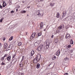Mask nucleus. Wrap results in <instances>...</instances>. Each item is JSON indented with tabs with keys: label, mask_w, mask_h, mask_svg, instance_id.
<instances>
[{
	"label": "nucleus",
	"mask_w": 75,
	"mask_h": 75,
	"mask_svg": "<svg viewBox=\"0 0 75 75\" xmlns=\"http://www.w3.org/2000/svg\"><path fill=\"white\" fill-rule=\"evenodd\" d=\"M38 58V57H37L36 58H35L33 60V62L34 63H37V59Z\"/></svg>",
	"instance_id": "nucleus-9"
},
{
	"label": "nucleus",
	"mask_w": 75,
	"mask_h": 75,
	"mask_svg": "<svg viewBox=\"0 0 75 75\" xmlns=\"http://www.w3.org/2000/svg\"><path fill=\"white\" fill-rule=\"evenodd\" d=\"M8 45H7V43H5L4 45V49H6V48L7 47Z\"/></svg>",
	"instance_id": "nucleus-11"
},
{
	"label": "nucleus",
	"mask_w": 75,
	"mask_h": 75,
	"mask_svg": "<svg viewBox=\"0 0 75 75\" xmlns=\"http://www.w3.org/2000/svg\"><path fill=\"white\" fill-rule=\"evenodd\" d=\"M49 48V46H47V45H46V46H45L44 47L45 49H46V50H47Z\"/></svg>",
	"instance_id": "nucleus-19"
},
{
	"label": "nucleus",
	"mask_w": 75,
	"mask_h": 75,
	"mask_svg": "<svg viewBox=\"0 0 75 75\" xmlns=\"http://www.w3.org/2000/svg\"><path fill=\"white\" fill-rule=\"evenodd\" d=\"M57 58V57L56 56H54L52 57V59L53 60H55Z\"/></svg>",
	"instance_id": "nucleus-23"
},
{
	"label": "nucleus",
	"mask_w": 75,
	"mask_h": 75,
	"mask_svg": "<svg viewBox=\"0 0 75 75\" xmlns=\"http://www.w3.org/2000/svg\"><path fill=\"white\" fill-rule=\"evenodd\" d=\"M35 34H36V33H33V34L32 35L30 36L31 40H33V38H34L35 35Z\"/></svg>",
	"instance_id": "nucleus-4"
},
{
	"label": "nucleus",
	"mask_w": 75,
	"mask_h": 75,
	"mask_svg": "<svg viewBox=\"0 0 75 75\" xmlns=\"http://www.w3.org/2000/svg\"><path fill=\"white\" fill-rule=\"evenodd\" d=\"M3 19H4V18L3 17L1 18V20H0V22H1H1L3 21Z\"/></svg>",
	"instance_id": "nucleus-33"
},
{
	"label": "nucleus",
	"mask_w": 75,
	"mask_h": 75,
	"mask_svg": "<svg viewBox=\"0 0 75 75\" xmlns=\"http://www.w3.org/2000/svg\"><path fill=\"white\" fill-rule=\"evenodd\" d=\"M18 75H24V74L23 73H19L18 74Z\"/></svg>",
	"instance_id": "nucleus-35"
},
{
	"label": "nucleus",
	"mask_w": 75,
	"mask_h": 75,
	"mask_svg": "<svg viewBox=\"0 0 75 75\" xmlns=\"http://www.w3.org/2000/svg\"><path fill=\"white\" fill-rule=\"evenodd\" d=\"M17 7H18V8H20V6H19V5H17Z\"/></svg>",
	"instance_id": "nucleus-45"
},
{
	"label": "nucleus",
	"mask_w": 75,
	"mask_h": 75,
	"mask_svg": "<svg viewBox=\"0 0 75 75\" xmlns=\"http://www.w3.org/2000/svg\"><path fill=\"white\" fill-rule=\"evenodd\" d=\"M69 50H68L67 51H64L63 52V53L64 54V55H67L68 53L69 52Z\"/></svg>",
	"instance_id": "nucleus-6"
},
{
	"label": "nucleus",
	"mask_w": 75,
	"mask_h": 75,
	"mask_svg": "<svg viewBox=\"0 0 75 75\" xmlns=\"http://www.w3.org/2000/svg\"><path fill=\"white\" fill-rule=\"evenodd\" d=\"M49 65H51V64H50Z\"/></svg>",
	"instance_id": "nucleus-57"
},
{
	"label": "nucleus",
	"mask_w": 75,
	"mask_h": 75,
	"mask_svg": "<svg viewBox=\"0 0 75 75\" xmlns=\"http://www.w3.org/2000/svg\"><path fill=\"white\" fill-rule=\"evenodd\" d=\"M9 3H12V0H9Z\"/></svg>",
	"instance_id": "nucleus-39"
},
{
	"label": "nucleus",
	"mask_w": 75,
	"mask_h": 75,
	"mask_svg": "<svg viewBox=\"0 0 75 75\" xmlns=\"http://www.w3.org/2000/svg\"><path fill=\"white\" fill-rule=\"evenodd\" d=\"M62 14L63 15L62 18H65V15H66V12H63Z\"/></svg>",
	"instance_id": "nucleus-7"
},
{
	"label": "nucleus",
	"mask_w": 75,
	"mask_h": 75,
	"mask_svg": "<svg viewBox=\"0 0 75 75\" xmlns=\"http://www.w3.org/2000/svg\"><path fill=\"white\" fill-rule=\"evenodd\" d=\"M34 51L33 50H32L31 52V56H33L34 55Z\"/></svg>",
	"instance_id": "nucleus-14"
},
{
	"label": "nucleus",
	"mask_w": 75,
	"mask_h": 75,
	"mask_svg": "<svg viewBox=\"0 0 75 75\" xmlns=\"http://www.w3.org/2000/svg\"><path fill=\"white\" fill-rule=\"evenodd\" d=\"M0 75H1V74H0Z\"/></svg>",
	"instance_id": "nucleus-61"
},
{
	"label": "nucleus",
	"mask_w": 75,
	"mask_h": 75,
	"mask_svg": "<svg viewBox=\"0 0 75 75\" xmlns=\"http://www.w3.org/2000/svg\"><path fill=\"white\" fill-rule=\"evenodd\" d=\"M16 61H17V59L16 58H14L12 60V62H11V64H12V65L13 64H14Z\"/></svg>",
	"instance_id": "nucleus-3"
},
{
	"label": "nucleus",
	"mask_w": 75,
	"mask_h": 75,
	"mask_svg": "<svg viewBox=\"0 0 75 75\" xmlns=\"http://www.w3.org/2000/svg\"><path fill=\"white\" fill-rule=\"evenodd\" d=\"M44 30V31H46V30L45 29V30Z\"/></svg>",
	"instance_id": "nucleus-55"
},
{
	"label": "nucleus",
	"mask_w": 75,
	"mask_h": 75,
	"mask_svg": "<svg viewBox=\"0 0 75 75\" xmlns=\"http://www.w3.org/2000/svg\"><path fill=\"white\" fill-rule=\"evenodd\" d=\"M68 75V73H65L64 74V75Z\"/></svg>",
	"instance_id": "nucleus-43"
},
{
	"label": "nucleus",
	"mask_w": 75,
	"mask_h": 75,
	"mask_svg": "<svg viewBox=\"0 0 75 75\" xmlns=\"http://www.w3.org/2000/svg\"><path fill=\"white\" fill-rule=\"evenodd\" d=\"M4 57H3L2 58H1V61H3V60H4Z\"/></svg>",
	"instance_id": "nucleus-34"
},
{
	"label": "nucleus",
	"mask_w": 75,
	"mask_h": 75,
	"mask_svg": "<svg viewBox=\"0 0 75 75\" xmlns=\"http://www.w3.org/2000/svg\"><path fill=\"white\" fill-rule=\"evenodd\" d=\"M46 45L49 47V45H50V42L49 41H47Z\"/></svg>",
	"instance_id": "nucleus-17"
},
{
	"label": "nucleus",
	"mask_w": 75,
	"mask_h": 75,
	"mask_svg": "<svg viewBox=\"0 0 75 75\" xmlns=\"http://www.w3.org/2000/svg\"><path fill=\"white\" fill-rule=\"evenodd\" d=\"M16 11H18V9H16Z\"/></svg>",
	"instance_id": "nucleus-52"
},
{
	"label": "nucleus",
	"mask_w": 75,
	"mask_h": 75,
	"mask_svg": "<svg viewBox=\"0 0 75 75\" xmlns=\"http://www.w3.org/2000/svg\"><path fill=\"white\" fill-rule=\"evenodd\" d=\"M60 53V50H59V49L57 52V54H56L57 55V56H58L59 55Z\"/></svg>",
	"instance_id": "nucleus-12"
},
{
	"label": "nucleus",
	"mask_w": 75,
	"mask_h": 75,
	"mask_svg": "<svg viewBox=\"0 0 75 75\" xmlns=\"http://www.w3.org/2000/svg\"><path fill=\"white\" fill-rule=\"evenodd\" d=\"M55 4V3H50V5L52 7H53L54 5Z\"/></svg>",
	"instance_id": "nucleus-18"
},
{
	"label": "nucleus",
	"mask_w": 75,
	"mask_h": 75,
	"mask_svg": "<svg viewBox=\"0 0 75 75\" xmlns=\"http://www.w3.org/2000/svg\"><path fill=\"white\" fill-rule=\"evenodd\" d=\"M57 42H58V41H57V42H55V43H56V44H57Z\"/></svg>",
	"instance_id": "nucleus-53"
},
{
	"label": "nucleus",
	"mask_w": 75,
	"mask_h": 75,
	"mask_svg": "<svg viewBox=\"0 0 75 75\" xmlns=\"http://www.w3.org/2000/svg\"><path fill=\"white\" fill-rule=\"evenodd\" d=\"M1 44L0 43V46H1Z\"/></svg>",
	"instance_id": "nucleus-54"
},
{
	"label": "nucleus",
	"mask_w": 75,
	"mask_h": 75,
	"mask_svg": "<svg viewBox=\"0 0 75 75\" xmlns=\"http://www.w3.org/2000/svg\"><path fill=\"white\" fill-rule=\"evenodd\" d=\"M7 60L8 61H10L11 60V56H8V57L6 58Z\"/></svg>",
	"instance_id": "nucleus-8"
},
{
	"label": "nucleus",
	"mask_w": 75,
	"mask_h": 75,
	"mask_svg": "<svg viewBox=\"0 0 75 75\" xmlns=\"http://www.w3.org/2000/svg\"><path fill=\"white\" fill-rule=\"evenodd\" d=\"M59 16V13H57V16H56V17H57V18H58Z\"/></svg>",
	"instance_id": "nucleus-26"
},
{
	"label": "nucleus",
	"mask_w": 75,
	"mask_h": 75,
	"mask_svg": "<svg viewBox=\"0 0 75 75\" xmlns=\"http://www.w3.org/2000/svg\"><path fill=\"white\" fill-rule=\"evenodd\" d=\"M53 36H54V35H52L51 36V38H53Z\"/></svg>",
	"instance_id": "nucleus-50"
},
{
	"label": "nucleus",
	"mask_w": 75,
	"mask_h": 75,
	"mask_svg": "<svg viewBox=\"0 0 75 75\" xmlns=\"http://www.w3.org/2000/svg\"><path fill=\"white\" fill-rule=\"evenodd\" d=\"M59 30L57 29L56 30V33H59Z\"/></svg>",
	"instance_id": "nucleus-36"
},
{
	"label": "nucleus",
	"mask_w": 75,
	"mask_h": 75,
	"mask_svg": "<svg viewBox=\"0 0 75 75\" xmlns=\"http://www.w3.org/2000/svg\"><path fill=\"white\" fill-rule=\"evenodd\" d=\"M24 56H23L22 57V59L21 60V61H23V59H24Z\"/></svg>",
	"instance_id": "nucleus-41"
},
{
	"label": "nucleus",
	"mask_w": 75,
	"mask_h": 75,
	"mask_svg": "<svg viewBox=\"0 0 75 75\" xmlns=\"http://www.w3.org/2000/svg\"><path fill=\"white\" fill-rule=\"evenodd\" d=\"M21 13H26V11H21Z\"/></svg>",
	"instance_id": "nucleus-28"
},
{
	"label": "nucleus",
	"mask_w": 75,
	"mask_h": 75,
	"mask_svg": "<svg viewBox=\"0 0 75 75\" xmlns=\"http://www.w3.org/2000/svg\"><path fill=\"white\" fill-rule=\"evenodd\" d=\"M65 37H66V39L70 38H71V36H70V35L68 33L66 34V35Z\"/></svg>",
	"instance_id": "nucleus-5"
},
{
	"label": "nucleus",
	"mask_w": 75,
	"mask_h": 75,
	"mask_svg": "<svg viewBox=\"0 0 75 75\" xmlns=\"http://www.w3.org/2000/svg\"><path fill=\"white\" fill-rule=\"evenodd\" d=\"M38 35L37 36L38 37H39V36H41V34H42V33H37Z\"/></svg>",
	"instance_id": "nucleus-21"
},
{
	"label": "nucleus",
	"mask_w": 75,
	"mask_h": 75,
	"mask_svg": "<svg viewBox=\"0 0 75 75\" xmlns=\"http://www.w3.org/2000/svg\"><path fill=\"white\" fill-rule=\"evenodd\" d=\"M7 54H6L5 55L4 57V58H5V57H7Z\"/></svg>",
	"instance_id": "nucleus-46"
},
{
	"label": "nucleus",
	"mask_w": 75,
	"mask_h": 75,
	"mask_svg": "<svg viewBox=\"0 0 75 75\" xmlns=\"http://www.w3.org/2000/svg\"><path fill=\"white\" fill-rule=\"evenodd\" d=\"M74 43V41L72 39L70 41V44H73Z\"/></svg>",
	"instance_id": "nucleus-20"
},
{
	"label": "nucleus",
	"mask_w": 75,
	"mask_h": 75,
	"mask_svg": "<svg viewBox=\"0 0 75 75\" xmlns=\"http://www.w3.org/2000/svg\"><path fill=\"white\" fill-rule=\"evenodd\" d=\"M13 36L11 37L9 39V41H11V40H13Z\"/></svg>",
	"instance_id": "nucleus-29"
},
{
	"label": "nucleus",
	"mask_w": 75,
	"mask_h": 75,
	"mask_svg": "<svg viewBox=\"0 0 75 75\" xmlns=\"http://www.w3.org/2000/svg\"><path fill=\"white\" fill-rule=\"evenodd\" d=\"M67 18L68 19V20H71L72 18H73V17L72 16H69L67 17Z\"/></svg>",
	"instance_id": "nucleus-13"
},
{
	"label": "nucleus",
	"mask_w": 75,
	"mask_h": 75,
	"mask_svg": "<svg viewBox=\"0 0 75 75\" xmlns=\"http://www.w3.org/2000/svg\"><path fill=\"white\" fill-rule=\"evenodd\" d=\"M58 29L59 30H61V29H62V28H61V27L60 26L58 28Z\"/></svg>",
	"instance_id": "nucleus-37"
},
{
	"label": "nucleus",
	"mask_w": 75,
	"mask_h": 75,
	"mask_svg": "<svg viewBox=\"0 0 75 75\" xmlns=\"http://www.w3.org/2000/svg\"><path fill=\"white\" fill-rule=\"evenodd\" d=\"M42 25H43V23L41 22L40 27V28H42Z\"/></svg>",
	"instance_id": "nucleus-25"
},
{
	"label": "nucleus",
	"mask_w": 75,
	"mask_h": 75,
	"mask_svg": "<svg viewBox=\"0 0 75 75\" xmlns=\"http://www.w3.org/2000/svg\"><path fill=\"white\" fill-rule=\"evenodd\" d=\"M41 58V56L40 57V58L39 59V60L40 59V58Z\"/></svg>",
	"instance_id": "nucleus-56"
},
{
	"label": "nucleus",
	"mask_w": 75,
	"mask_h": 75,
	"mask_svg": "<svg viewBox=\"0 0 75 75\" xmlns=\"http://www.w3.org/2000/svg\"><path fill=\"white\" fill-rule=\"evenodd\" d=\"M21 45H22V43L21 42H19L18 43V45L19 46H21Z\"/></svg>",
	"instance_id": "nucleus-24"
},
{
	"label": "nucleus",
	"mask_w": 75,
	"mask_h": 75,
	"mask_svg": "<svg viewBox=\"0 0 75 75\" xmlns=\"http://www.w3.org/2000/svg\"><path fill=\"white\" fill-rule=\"evenodd\" d=\"M14 12L13 11H11V13H13Z\"/></svg>",
	"instance_id": "nucleus-42"
},
{
	"label": "nucleus",
	"mask_w": 75,
	"mask_h": 75,
	"mask_svg": "<svg viewBox=\"0 0 75 75\" xmlns=\"http://www.w3.org/2000/svg\"><path fill=\"white\" fill-rule=\"evenodd\" d=\"M60 27L62 29V28H64V25H62L60 26Z\"/></svg>",
	"instance_id": "nucleus-27"
},
{
	"label": "nucleus",
	"mask_w": 75,
	"mask_h": 75,
	"mask_svg": "<svg viewBox=\"0 0 75 75\" xmlns=\"http://www.w3.org/2000/svg\"><path fill=\"white\" fill-rule=\"evenodd\" d=\"M71 45H69L68 46V47L69 48H71Z\"/></svg>",
	"instance_id": "nucleus-38"
},
{
	"label": "nucleus",
	"mask_w": 75,
	"mask_h": 75,
	"mask_svg": "<svg viewBox=\"0 0 75 75\" xmlns=\"http://www.w3.org/2000/svg\"><path fill=\"white\" fill-rule=\"evenodd\" d=\"M40 64H38L36 66V68L37 69H38V68H40Z\"/></svg>",
	"instance_id": "nucleus-15"
},
{
	"label": "nucleus",
	"mask_w": 75,
	"mask_h": 75,
	"mask_svg": "<svg viewBox=\"0 0 75 75\" xmlns=\"http://www.w3.org/2000/svg\"><path fill=\"white\" fill-rule=\"evenodd\" d=\"M40 1H43V0H40Z\"/></svg>",
	"instance_id": "nucleus-58"
},
{
	"label": "nucleus",
	"mask_w": 75,
	"mask_h": 75,
	"mask_svg": "<svg viewBox=\"0 0 75 75\" xmlns=\"http://www.w3.org/2000/svg\"><path fill=\"white\" fill-rule=\"evenodd\" d=\"M19 65H20V67H23V64L21 63Z\"/></svg>",
	"instance_id": "nucleus-32"
},
{
	"label": "nucleus",
	"mask_w": 75,
	"mask_h": 75,
	"mask_svg": "<svg viewBox=\"0 0 75 75\" xmlns=\"http://www.w3.org/2000/svg\"><path fill=\"white\" fill-rule=\"evenodd\" d=\"M36 14L38 16H43V11H38L36 12Z\"/></svg>",
	"instance_id": "nucleus-1"
},
{
	"label": "nucleus",
	"mask_w": 75,
	"mask_h": 75,
	"mask_svg": "<svg viewBox=\"0 0 75 75\" xmlns=\"http://www.w3.org/2000/svg\"><path fill=\"white\" fill-rule=\"evenodd\" d=\"M15 54H13V58H14V57H15Z\"/></svg>",
	"instance_id": "nucleus-44"
},
{
	"label": "nucleus",
	"mask_w": 75,
	"mask_h": 75,
	"mask_svg": "<svg viewBox=\"0 0 75 75\" xmlns=\"http://www.w3.org/2000/svg\"><path fill=\"white\" fill-rule=\"evenodd\" d=\"M6 40V38H4L3 39L4 41H5V40Z\"/></svg>",
	"instance_id": "nucleus-49"
},
{
	"label": "nucleus",
	"mask_w": 75,
	"mask_h": 75,
	"mask_svg": "<svg viewBox=\"0 0 75 75\" xmlns=\"http://www.w3.org/2000/svg\"><path fill=\"white\" fill-rule=\"evenodd\" d=\"M0 7L1 8H3V6L1 5H0Z\"/></svg>",
	"instance_id": "nucleus-47"
},
{
	"label": "nucleus",
	"mask_w": 75,
	"mask_h": 75,
	"mask_svg": "<svg viewBox=\"0 0 75 75\" xmlns=\"http://www.w3.org/2000/svg\"><path fill=\"white\" fill-rule=\"evenodd\" d=\"M3 6L4 7L6 6V3L5 2H4L3 4Z\"/></svg>",
	"instance_id": "nucleus-22"
},
{
	"label": "nucleus",
	"mask_w": 75,
	"mask_h": 75,
	"mask_svg": "<svg viewBox=\"0 0 75 75\" xmlns=\"http://www.w3.org/2000/svg\"><path fill=\"white\" fill-rule=\"evenodd\" d=\"M39 44H40V43H38V42H35L34 43V45H35V47H36V46H38V45H39Z\"/></svg>",
	"instance_id": "nucleus-16"
},
{
	"label": "nucleus",
	"mask_w": 75,
	"mask_h": 75,
	"mask_svg": "<svg viewBox=\"0 0 75 75\" xmlns=\"http://www.w3.org/2000/svg\"><path fill=\"white\" fill-rule=\"evenodd\" d=\"M4 62H3L1 64V65H5V63H3Z\"/></svg>",
	"instance_id": "nucleus-40"
},
{
	"label": "nucleus",
	"mask_w": 75,
	"mask_h": 75,
	"mask_svg": "<svg viewBox=\"0 0 75 75\" xmlns=\"http://www.w3.org/2000/svg\"><path fill=\"white\" fill-rule=\"evenodd\" d=\"M43 48V45H41L39 47L37 48V51H41Z\"/></svg>",
	"instance_id": "nucleus-2"
},
{
	"label": "nucleus",
	"mask_w": 75,
	"mask_h": 75,
	"mask_svg": "<svg viewBox=\"0 0 75 75\" xmlns=\"http://www.w3.org/2000/svg\"><path fill=\"white\" fill-rule=\"evenodd\" d=\"M75 51V49H72L70 51V53H72V52H73V51Z\"/></svg>",
	"instance_id": "nucleus-30"
},
{
	"label": "nucleus",
	"mask_w": 75,
	"mask_h": 75,
	"mask_svg": "<svg viewBox=\"0 0 75 75\" xmlns=\"http://www.w3.org/2000/svg\"><path fill=\"white\" fill-rule=\"evenodd\" d=\"M30 6H28L27 7V8H30Z\"/></svg>",
	"instance_id": "nucleus-51"
},
{
	"label": "nucleus",
	"mask_w": 75,
	"mask_h": 75,
	"mask_svg": "<svg viewBox=\"0 0 75 75\" xmlns=\"http://www.w3.org/2000/svg\"><path fill=\"white\" fill-rule=\"evenodd\" d=\"M12 47H13V45H10L8 47V50H10L12 48Z\"/></svg>",
	"instance_id": "nucleus-10"
},
{
	"label": "nucleus",
	"mask_w": 75,
	"mask_h": 75,
	"mask_svg": "<svg viewBox=\"0 0 75 75\" xmlns=\"http://www.w3.org/2000/svg\"><path fill=\"white\" fill-rule=\"evenodd\" d=\"M50 64L49 65V67H50Z\"/></svg>",
	"instance_id": "nucleus-59"
},
{
	"label": "nucleus",
	"mask_w": 75,
	"mask_h": 75,
	"mask_svg": "<svg viewBox=\"0 0 75 75\" xmlns=\"http://www.w3.org/2000/svg\"><path fill=\"white\" fill-rule=\"evenodd\" d=\"M47 75H52L51 74L48 73V74H47Z\"/></svg>",
	"instance_id": "nucleus-48"
},
{
	"label": "nucleus",
	"mask_w": 75,
	"mask_h": 75,
	"mask_svg": "<svg viewBox=\"0 0 75 75\" xmlns=\"http://www.w3.org/2000/svg\"><path fill=\"white\" fill-rule=\"evenodd\" d=\"M0 53H1V51H0Z\"/></svg>",
	"instance_id": "nucleus-60"
},
{
	"label": "nucleus",
	"mask_w": 75,
	"mask_h": 75,
	"mask_svg": "<svg viewBox=\"0 0 75 75\" xmlns=\"http://www.w3.org/2000/svg\"><path fill=\"white\" fill-rule=\"evenodd\" d=\"M69 58H68V57L65 58H64V60H65V61H68V60H69Z\"/></svg>",
	"instance_id": "nucleus-31"
}]
</instances>
